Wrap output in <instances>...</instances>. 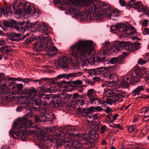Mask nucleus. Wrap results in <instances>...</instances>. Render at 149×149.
Masks as SVG:
<instances>
[{"mask_svg":"<svg viewBox=\"0 0 149 149\" xmlns=\"http://www.w3.org/2000/svg\"><path fill=\"white\" fill-rule=\"evenodd\" d=\"M11 7L10 6L9 7H6L5 9L1 8H0V17L2 16V14L4 15L6 17L9 16L11 15Z\"/></svg>","mask_w":149,"mask_h":149,"instance_id":"f3484780","label":"nucleus"},{"mask_svg":"<svg viewBox=\"0 0 149 149\" xmlns=\"http://www.w3.org/2000/svg\"><path fill=\"white\" fill-rule=\"evenodd\" d=\"M88 126L91 128V130L90 131H93L94 132H96L99 130L100 128L99 126L95 124L94 123L88 125Z\"/></svg>","mask_w":149,"mask_h":149,"instance_id":"393cba45","label":"nucleus"},{"mask_svg":"<svg viewBox=\"0 0 149 149\" xmlns=\"http://www.w3.org/2000/svg\"><path fill=\"white\" fill-rule=\"evenodd\" d=\"M108 128L106 127V125H104L101 126L100 128V133L103 134L105 132L108 131Z\"/></svg>","mask_w":149,"mask_h":149,"instance_id":"a18cd8bd","label":"nucleus"},{"mask_svg":"<svg viewBox=\"0 0 149 149\" xmlns=\"http://www.w3.org/2000/svg\"><path fill=\"white\" fill-rule=\"evenodd\" d=\"M46 48H48L47 52L50 56H54L57 52V49L56 47L53 46L51 37L50 40H48L46 44Z\"/></svg>","mask_w":149,"mask_h":149,"instance_id":"1a4fd4ad","label":"nucleus"},{"mask_svg":"<svg viewBox=\"0 0 149 149\" xmlns=\"http://www.w3.org/2000/svg\"><path fill=\"white\" fill-rule=\"evenodd\" d=\"M125 59L122 56H120L117 57V62L120 64H123L125 62Z\"/></svg>","mask_w":149,"mask_h":149,"instance_id":"ea45409f","label":"nucleus"},{"mask_svg":"<svg viewBox=\"0 0 149 149\" xmlns=\"http://www.w3.org/2000/svg\"><path fill=\"white\" fill-rule=\"evenodd\" d=\"M104 111L107 113H109L111 112L113 110L109 107H107L104 110Z\"/></svg>","mask_w":149,"mask_h":149,"instance_id":"338daca9","label":"nucleus"},{"mask_svg":"<svg viewBox=\"0 0 149 149\" xmlns=\"http://www.w3.org/2000/svg\"><path fill=\"white\" fill-rule=\"evenodd\" d=\"M48 79H49L47 77L40 78V83L39 84L40 85H41L42 83L45 82V81H47Z\"/></svg>","mask_w":149,"mask_h":149,"instance_id":"09e8293b","label":"nucleus"},{"mask_svg":"<svg viewBox=\"0 0 149 149\" xmlns=\"http://www.w3.org/2000/svg\"><path fill=\"white\" fill-rule=\"evenodd\" d=\"M119 96L123 98L125 97L126 96V93L125 91H123L118 93Z\"/></svg>","mask_w":149,"mask_h":149,"instance_id":"680f3d73","label":"nucleus"},{"mask_svg":"<svg viewBox=\"0 0 149 149\" xmlns=\"http://www.w3.org/2000/svg\"><path fill=\"white\" fill-rule=\"evenodd\" d=\"M112 99L113 102L115 103L118 101L119 99V97L118 96L114 95L113 96Z\"/></svg>","mask_w":149,"mask_h":149,"instance_id":"5fc2aeb1","label":"nucleus"},{"mask_svg":"<svg viewBox=\"0 0 149 149\" xmlns=\"http://www.w3.org/2000/svg\"><path fill=\"white\" fill-rule=\"evenodd\" d=\"M105 67H101L95 69H91L88 70V72L91 75H98L102 73L106 70Z\"/></svg>","mask_w":149,"mask_h":149,"instance_id":"f8f14e48","label":"nucleus"},{"mask_svg":"<svg viewBox=\"0 0 149 149\" xmlns=\"http://www.w3.org/2000/svg\"><path fill=\"white\" fill-rule=\"evenodd\" d=\"M106 57H104L102 58L98 57L97 58L96 61H95L94 63L95 65L99 64L100 62H104L106 61L105 59Z\"/></svg>","mask_w":149,"mask_h":149,"instance_id":"c9c22d12","label":"nucleus"},{"mask_svg":"<svg viewBox=\"0 0 149 149\" xmlns=\"http://www.w3.org/2000/svg\"><path fill=\"white\" fill-rule=\"evenodd\" d=\"M109 79L112 80V81L114 82H117L118 81V77L115 74H112L111 75V77Z\"/></svg>","mask_w":149,"mask_h":149,"instance_id":"e433bc0d","label":"nucleus"},{"mask_svg":"<svg viewBox=\"0 0 149 149\" xmlns=\"http://www.w3.org/2000/svg\"><path fill=\"white\" fill-rule=\"evenodd\" d=\"M19 2L20 7L16 3L13 4L12 7L14 10L15 11V13L17 14H22L24 16L28 17L31 14V9L30 3H26L24 0H20Z\"/></svg>","mask_w":149,"mask_h":149,"instance_id":"0eeeda50","label":"nucleus"},{"mask_svg":"<svg viewBox=\"0 0 149 149\" xmlns=\"http://www.w3.org/2000/svg\"><path fill=\"white\" fill-rule=\"evenodd\" d=\"M118 24L115 25L111 26L110 27V29L113 33H115L116 31L118 30Z\"/></svg>","mask_w":149,"mask_h":149,"instance_id":"a19ab883","label":"nucleus"},{"mask_svg":"<svg viewBox=\"0 0 149 149\" xmlns=\"http://www.w3.org/2000/svg\"><path fill=\"white\" fill-rule=\"evenodd\" d=\"M32 122L31 120L28 121L27 118H19L15 122L13 128L14 129V131L13 132L10 130L9 132L10 136L12 137L14 139H17L19 136H24L25 139L26 137L25 135L26 133L27 130H26L28 128H33L35 129L37 132L40 133V136H38V138L41 139H43L44 137V135L42 134V132L41 129L38 127L37 126H32Z\"/></svg>","mask_w":149,"mask_h":149,"instance_id":"7ed1b4c3","label":"nucleus"},{"mask_svg":"<svg viewBox=\"0 0 149 149\" xmlns=\"http://www.w3.org/2000/svg\"><path fill=\"white\" fill-rule=\"evenodd\" d=\"M124 48L128 52L132 51V44L131 43H125Z\"/></svg>","mask_w":149,"mask_h":149,"instance_id":"2f4dec72","label":"nucleus"},{"mask_svg":"<svg viewBox=\"0 0 149 149\" xmlns=\"http://www.w3.org/2000/svg\"><path fill=\"white\" fill-rule=\"evenodd\" d=\"M77 109L80 114H81L83 116L86 117L92 111L90 109V107L87 109L78 107Z\"/></svg>","mask_w":149,"mask_h":149,"instance_id":"dca6fc26","label":"nucleus"},{"mask_svg":"<svg viewBox=\"0 0 149 149\" xmlns=\"http://www.w3.org/2000/svg\"><path fill=\"white\" fill-rule=\"evenodd\" d=\"M56 79V78H49L48 80H47V82L48 83L50 82L51 84H54L55 83V79Z\"/></svg>","mask_w":149,"mask_h":149,"instance_id":"052dcab7","label":"nucleus"},{"mask_svg":"<svg viewBox=\"0 0 149 149\" xmlns=\"http://www.w3.org/2000/svg\"><path fill=\"white\" fill-rule=\"evenodd\" d=\"M77 130V129L74 127L73 126H65L64 127L62 131L60 130L58 133H59L60 131L63 132L65 134V136L63 137H64L63 138H65V137L68 138V137L67 136H68L69 134L71 135L70 132H76Z\"/></svg>","mask_w":149,"mask_h":149,"instance_id":"ddd939ff","label":"nucleus"},{"mask_svg":"<svg viewBox=\"0 0 149 149\" xmlns=\"http://www.w3.org/2000/svg\"><path fill=\"white\" fill-rule=\"evenodd\" d=\"M110 48V43L108 42H106L103 45L102 54L104 55H107L109 50Z\"/></svg>","mask_w":149,"mask_h":149,"instance_id":"412c9836","label":"nucleus"},{"mask_svg":"<svg viewBox=\"0 0 149 149\" xmlns=\"http://www.w3.org/2000/svg\"><path fill=\"white\" fill-rule=\"evenodd\" d=\"M113 94V92L111 90H107L104 93V95L107 97H110L112 96Z\"/></svg>","mask_w":149,"mask_h":149,"instance_id":"f704fd0d","label":"nucleus"},{"mask_svg":"<svg viewBox=\"0 0 149 149\" xmlns=\"http://www.w3.org/2000/svg\"><path fill=\"white\" fill-rule=\"evenodd\" d=\"M37 28L40 32L44 33L47 35L48 29V25L44 24H39L37 25Z\"/></svg>","mask_w":149,"mask_h":149,"instance_id":"a211bd4d","label":"nucleus"},{"mask_svg":"<svg viewBox=\"0 0 149 149\" xmlns=\"http://www.w3.org/2000/svg\"><path fill=\"white\" fill-rule=\"evenodd\" d=\"M89 135H90L91 140H96L98 138V135L96 132H94L93 131L89 132Z\"/></svg>","mask_w":149,"mask_h":149,"instance_id":"a878e982","label":"nucleus"},{"mask_svg":"<svg viewBox=\"0 0 149 149\" xmlns=\"http://www.w3.org/2000/svg\"><path fill=\"white\" fill-rule=\"evenodd\" d=\"M20 34H18L15 32L12 33L11 34V36L13 38H14L15 37L18 38L20 37Z\"/></svg>","mask_w":149,"mask_h":149,"instance_id":"4d7b16f0","label":"nucleus"},{"mask_svg":"<svg viewBox=\"0 0 149 149\" xmlns=\"http://www.w3.org/2000/svg\"><path fill=\"white\" fill-rule=\"evenodd\" d=\"M63 5L62 3L61 0H54L53 3L55 4H60V8L62 10H68L71 15L74 16H81L83 19H87L89 20L91 19L90 15L86 16L85 14L82 15V13L76 8L87 6L88 9L89 13L93 14L95 13V17L97 21H102L104 17L107 19H114L116 17V9H111L109 5L105 3L99 4L96 2L90 3V0H63Z\"/></svg>","mask_w":149,"mask_h":149,"instance_id":"f257e3e1","label":"nucleus"},{"mask_svg":"<svg viewBox=\"0 0 149 149\" xmlns=\"http://www.w3.org/2000/svg\"><path fill=\"white\" fill-rule=\"evenodd\" d=\"M92 44V41L86 40L75 43L70 47V54L77 61L80 58L84 63H89V59L86 55L88 54L90 56L93 57L94 52Z\"/></svg>","mask_w":149,"mask_h":149,"instance_id":"f03ea898","label":"nucleus"},{"mask_svg":"<svg viewBox=\"0 0 149 149\" xmlns=\"http://www.w3.org/2000/svg\"><path fill=\"white\" fill-rule=\"evenodd\" d=\"M85 100L83 99H80L74 102V104L76 106H82L85 104Z\"/></svg>","mask_w":149,"mask_h":149,"instance_id":"c85d7f7f","label":"nucleus"},{"mask_svg":"<svg viewBox=\"0 0 149 149\" xmlns=\"http://www.w3.org/2000/svg\"><path fill=\"white\" fill-rule=\"evenodd\" d=\"M27 79H23L20 77L15 78V80L18 81H21L22 82H25L26 80Z\"/></svg>","mask_w":149,"mask_h":149,"instance_id":"864d4df0","label":"nucleus"},{"mask_svg":"<svg viewBox=\"0 0 149 149\" xmlns=\"http://www.w3.org/2000/svg\"><path fill=\"white\" fill-rule=\"evenodd\" d=\"M119 2L120 5L122 6H125L126 4V2L124 0H119Z\"/></svg>","mask_w":149,"mask_h":149,"instance_id":"69168bd1","label":"nucleus"},{"mask_svg":"<svg viewBox=\"0 0 149 149\" xmlns=\"http://www.w3.org/2000/svg\"><path fill=\"white\" fill-rule=\"evenodd\" d=\"M40 12V11L38 9H34L32 15L33 16H38Z\"/></svg>","mask_w":149,"mask_h":149,"instance_id":"de8ad7c7","label":"nucleus"},{"mask_svg":"<svg viewBox=\"0 0 149 149\" xmlns=\"http://www.w3.org/2000/svg\"><path fill=\"white\" fill-rule=\"evenodd\" d=\"M83 73L81 72H79L77 73H72L68 74H60L57 76L58 79H60L63 78L68 79L70 77H78L81 76Z\"/></svg>","mask_w":149,"mask_h":149,"instance_id":"9d476101","label":"nucleus"},{"mask_svg":"<svg viewBox=\"0 0 149 149\" xmlns=\"http://www.w3.org/2000/svg\"><path fill=\"white\" fill-rule=\"evenodd\" d=\"M147 62V61L144 60L142 58H140L138 61V63L140 65L145 64Z\"/></svg>","mask_w":149,"mask_h":149,"instance_id":"49530a36","label":"nucleus"},{"mask_svg":"<svg viewBox=\"0 0 149 149\" xmlns=\"http://www.w3.org/2000/svg\"><path fill=\"white\" fill-rule=\"evenodd\" d=\"M148 24V20L147 19H145L143 20L142 24L143 26L146 27L147 26Z\"/></svg>","mask_w":149,"mask_h":149,"instance_id":"e2e57ef3","label":"nucleus"},{"mask_svg":"<svg viewBox=\"0 0 149 149\" xmlns=\"http://www.w3.org/2000/svg\"><path fill=\"white\" fill-rule=\"evenodd\" d=\"M106 100L107 104H112L113 103L112 99L107 98L106 99Z\"/></svg>","mask_w":149,"mask_h":149,"instance_id":"0e129e2a","label":"nucleus"},{"mask_svg":"<svg viewBox=\"0 0 149 149\" xmlns=\"http://www.w3.org/2000/svg\"><path fill=\"white\" fill-rule=\"evenodd\" d=\"M70 95V94H68L66 93L62 92L60 93L59 94V97L61 100H63L65 99L66 100V101L70 100V97H68V95Z\"/></svg>","mask_w":149,"mask_h":149,"instance_id":"5701e85b","label":"nucleus"},{"mask_svg":"<svg viewBox=\"0 0 149 149\" xmlns=\"http://www.w3.org/2000/svg\"><path fill=\"white\" fill-rule=\"evenodd\" d=\"M147 7L144 6L142 4L137 11L140 12H144L146 9H147Z\"/></svg>","mask_w":149,"mask_h":149,"instance_id":"37998d69","label":"nucleus"},{"mask_svg":"<svg viewBox=\"0 0 149 149\" xmlns=\"http://www.w3.org/2000/svg\"><path fill=\"white\" fill-rule=\"evenodd\" d=\"M50 40V37H42L40 41H37L34 44L33 46L35 49L38 51L42 50L43 45H45L46 47V44L48 40Z\"/></svg>","mask_w":149,"mask_h":149,"instance_id":"6e6552de","label":"nucleus"},{"mask_svg":"<svg viewBox=\"0 0 149 149\" xmlns=\"http://www.w3.org/2000/svg\"><path fill=\"white\" fill-rule=\"evenodd\" d=\"M90 109H91L92 111H102L103 109L100 106H97L96 107H90Z\"/></svg>","mask_w":149,"mask_h":149,"instance_id":"72a5a7b5","label":"nucleus"},{"mask_svg":"<svg viewBox=\"0 0 149 149\" xmlns=\"http://www.w3.org/2000/svg\"><path fill=\"white\" fill-rule=\"evenodd\" d=\"M119 116V115L118 114H114L113 116V119H112L111 120L109 121L110 123H113L117 119V117Z\"/></svg>","mask_w":149,"mask_h":149,"instance_id":"3c124183","label":"nucleus"},{"mask_svg":"<svg viewBox=\"0 0 149 149\" xmlns=\"http://www.w3.org/2000/svg\"><path fill=\"white\" fill-rule=\"evenodd\" d=\"M118 30L120 32H123L125 34H127L126 32L128 29L126 27V25L124 24H123L120 23L118 24Z\"/></svg>","mask_w":149,"mask_h":149,"instance_id":"4be33fe9","label":"nucleus"},{"mask_svg":"<svg viewBox=\"0 0 149 149\" xmlns=\"http://www.w3.org/2000/svg\"><path fill=\"white\" fill-rule=\"evenodd\" d=\"M142 121L144 122L147 121L149 120V116H144L142 119Z\"/></svg>","mask_w":149,"mask_h":149,"instance_id":"774afa93","label":"nucleus"},{"mask_svg":"<svg viewBox=\"0 0 149 149\" xmlns=\"http://www.w3.org/2000/svg\"><path fill=\"white\" fill-rule=\"evenodd\" d=\"M69 96L70 97V101L74 103V102L75 101V100L79 96V95L77 93H75L73 95L70 94V95ZM68 97L69 96H68Z\"/></svg>","mask_w":149,"mask_h":149,"instance_id":"c756f323","label":"nucleus"},{"mask_svg":"<svg viewBox=\"0 0 149 149\" xmlns=\"http://www.w3.org/2000/svg\"><path fill=\"white\" fill-rule=\"evenodd\" d=\"M145 88L146 87L144 85L138 86L132 91V95L133 96H135L136 95H139L140 94V93L143 91Z\"/></svg>","mask_w":149,"mask_h":149,"instance_id":"6ab92c4d","label":"nucleus"},{"mask_svg":"<svg viewBox=\"0 0 149 149\" xmlns=\"http://www.w3.org/2000/svg\"><path fill=\"white\" fill-rule=\"evenodd\" d=\"M40 121L43 122L44 121H50V120L48 118H46L45 115H42L40 116Z\"/></svg>","mask_w":149,"mask_h":149,"instance_id":"79ce46f5","label":"nucleus"},{"mask_svg":"<svg viewBox=\"0 0 149 149\" xmlns=\"http://www.w3.org/2000/svg\"><path fill=\"white\" fill-rule=\"evenodd\" d=\"M100 104H101V106L102 107H106L107 104L106 101H105L104 100H100Z\"/></svg>","mask_w":149,"mask_h":149,"instance_id":"bf43d9fd","label":"nucleus"},{"mask_svg":"<svg viewBox=\"0 0 149 149\" xmlns=\"http://www.w3.org/2000/svg\"><path fill=\"white\" fill-rule=\"evenodd\" d=\"M111 74L109 71H106L104 74V77L105 78L107 79H109L111 77Z\"/></svg>","mask_w":149,"mask_h":149,"instance_id":"c03bdc74","label":"nucleus"},{"mask_svg":"<svg viewBox=\"0 0 149 149\" xmlns=\"http://www.w3.org/2000/svg\"><path fill=\"white\" fill-rule=\"evenodd\" d=\"M97 114H94L93 115L91 113H90L89 115L87 116L86 119L88 121L87 125L92 124L95 123V120L98 118V117L97 116Z\"/></svg>","mask_w":149,"mask_h":149,"instance_id":"2eb2a0df","label":"nucleus"},{"mask_svg":"<svg viewBox=\"0 0 149 149\" xmlns=\"http://www.w3.org/2000/svg\"><path fill=\"white\" fill-rule=\"evenodd\" d=\"M142 4L141 2L139 1H137L134 3L133 5L134 8L137 10Z\"/></svg>","mask_w":149,"mask_h":149,"instance_id":"4c0bfd02","label":"nucleus"},{"mask_svg":"<svg viewBox=\"0 0 149 149\" xmlns=\"http://www.w3.org/2000/svg\"><path fill=\"white\" fill-rule=\"evenodd\" d=\"M82 137L84 140L87 141L91 140L90 135H89V134H83L82 136Z\"/></svg>","mask_w":149,"mask_h":149,"instance_id":"58836bf2","label":"nucleus"},{"mask_svg":"<svg viewBox=\"0 0 149 149\" xmlns=\"http://www.w3.org/2000/svg\"><path fill=\"white\" fill-rule=\"evenodd\" d=\"M95 91L93 89H91L88 90L87 93V96L89 98H93L96 95Z\"/></svg>","mask_w":149,"mask_h":149,"instance_id":"bb28decb","label":"nucleus"},{"mask_svg":"<svg viewBox=\"0 0 149 149\" xmlns=\"http://www.w3.org/2000/svg\"><path fill=\"white\" fill-rule=\"evenodd\" d=\"M114 46L113 49L114 50L116 51L117 52L123 49L124 48L125 43L117 42L115 44Z\"/></svg>","mask_w":149,"mask_h":149,"instance_id":"aec40b11","label":"nucleus"},{"mask_svg":"<svg viewBox=\"0 0 149 149\" xmlns=\"http://www.w3.org/2000/svg\"><path fill=\"white\" fill-rule=\"evenodd\" d=\"M23 87V85L22 84H16L15 85V95H16L18 93L17 89L19 91L21 90Z\"/></svg>","mask_w":149,"mask_h":149,"instance_id":"473e14b6","label":"nucleus"},{"mask_svg":"<svg viewBox=\"0 0 149 149\" xmlns=\"http://www.w3.org/2000/svg\"><path fill=\"white\" fill-rule=\"evenodd\" d=\"M10 23V27H15L16 30L20 32L21 33H23L26 31V28L24 26L19 27V26L17 25V23L15 20L11 21Z\"/></svg>","mask_w":149,"mask_h":149,"instance_id":"4468645a","label":"nucleus"},{"mask_svg":"<svg viewBox=\"0 0 149 149\" xmlns=\"http://www.w3.org/2000/svg\"><path fill=\"white\" fill-rule=\"evenodd\" d=\"M144 35L147 34L149 35V29L147 28H145L143 32Z\"/></svg>","mask_w":149,"mask_h":149,"instance_id":"13d9d810","label":"nucleus"},{"mask_svg":"<svg viewBox=\"0 0 149 149\" xmlns=\"http://www.w3.org/2000/svg\"><path fill=\"white\" fill-rule=\"evenodd\" d=\"M117 62V58L114 57L111 58L109 61V62L113 64L116 63Z\"/></svg>","mask_w":149,"mask_h":149,"instance_id":"8fccbe9b","label":"nucleus"},{"mask_svg":"<svg viewBox=\"0 0 149 149\" xmlns=\"http://www.w3.org/2000/svg\"><path fill=\"white\" fill-rule=\"evenodd\" d=\"M91 103L93 105H98L100 104V99L98 98H91L90 99Z\"/></svg>","mask_w":149,"mask_h":149,"instance_id":"cd10ccee","label":"nucleus"},{"mask_svg":"<svg viewBox=\"0 0 149 149\" xmlns=\"http://www.w3.org/2000/svg\"><path fill=\"white\" fill-rule=\"evenodd\" d=\"M132 52H134L139 49V47L140 45L139 43H131Z\"/></svg>","mask_w":149,"mask_h":149,"instance_id":"7c9ffc66","label":"nucleus"},{"mask_svg":"<svg viewBox=\"0 0 149 149\" xmlns=\"http://www.w3.org/2000/svg\"><path fill=\"white\" fill-rule=\"evenodd\" d=\"M130 75L127 74L121 82V86L123 88H127L130 84H134L140 80L142 77V75L140 70H136L133 71Z\"/></svg>","mask_w":149,"mask_h":149,"instance_id":"423d86ee","label":"nucleus"},{"mask_svg":"<svg viewBox=\"0 0 149 149\" xmlns=\"http://www.w3.org/2000/svg\"><path fill=\"white\" fill-rule=\"evenodd\" d=\"M57 91V88L56 86H53L47 88H44L43 90V91L45 93H54Z\"/></svg>","mask_w":149,"mask_h":149,"instance_id":"b1692460","label":"nucleus"},{"mask_svg":"<svg viewBox=\"0 0 149 149\" xmlns=\"http://www.w3.org/2000/svg\"><path fill=\"white\" fill-rule=\"evenodd\" d=\"M37 92L34 88L25 89L23 93L25 95L27 94V97H28L30 100L34 101V103L36 106H45L49 102L50 99H52L51 97H50L49 95H43L42 96L41 99L39 98L36 99L35 100L33 99L36 97Z\"/></svg>","mask_w":149,"mask_h":149,"instance_id":"39448f33","label":"nucleus"},{"mask_svg":"<svg viewBox=\"0 0 149 149\" xmlns=\"http://www.w3.org/2000/svg\"><path fill=\"white\" fill-rule=\"evenodd\" d=\"M83 82L80 80H77L73 81V84L75 85H80L82 84Z\"/></svg>","mask_w":149,"mask_h":149,"instance_id":"603ef678","label":"nucleus"},{"mask_svg":"<svg viewBox=\"0 0 149 149\" xmlns=\"http://www.w3.org/2000/svg\"><path fill=\"white\" fill-rule=\"evenodd\" d=\"M69 63L70 61L68 58L63 55L60 57L58 64L60 67L64 68L68 67Z\"/></svg>","mask_w":149,"mask_h":149,"instance_id":"9b49d317","label":"nucleus"},{"mask_svg":"<svg viewBox=\"0 0 149 149\" xmlns=\"http://www.w3.org/2000/svg\"><path fill=\"white\" fill-rule=\"evenodd\" d=\"M65 134L64 132L60 131L54 136L53 139L56 140L57 144L54 147V149H62L61 147L63 144H66L67 148H69L71 145L74 149H80L81 148L82 144L80 141H76L73 142L72 139L70 137L61 138L64 136Z\"/></svg>","mask_w":149,"mask_h":149,"instance_id":"20e7f679","label":"nucleus"},{"mask_svg":"<svg viewBox=\"0 0 149 149\" xmlns=\"http://www.w3.org/2000/svg\"><path fill=\"white\" fill-rule=\"evenodd\" d=\"M117 67L116 65H113V66H109V67H105L106 68V70L107 69H110L113 70H114V71H115L116 70H117V69H116V68Z\"/></svg>","mask_w":149,"mask_h":149,"instance_id":"6e6d98bb","label":"nucleus"}]
</instances>
